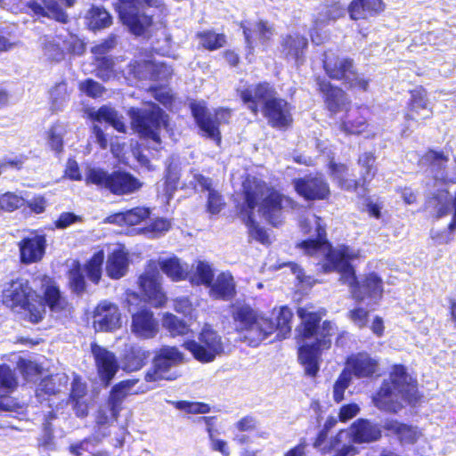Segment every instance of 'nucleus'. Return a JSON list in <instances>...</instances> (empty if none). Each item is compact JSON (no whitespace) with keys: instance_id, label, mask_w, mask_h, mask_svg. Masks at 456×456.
I'll return each mask as SVG.
<instances>
[{"instance_id":"c85d7f7f","label":"nucleus","mask_w":456,"mask_h":456,"mask_svg":"<svg viewBox=\"0 0 456 456\" xmlns=\"http://www.w3.org/2000/svg\"><path fill=\"white\" fill-rule=\"evenodd\" d=\"M138 379H127L116 383L110 389L106 399V406L114 419H118L125 399L130 395L131 389L138 383Z\"/></svg>"},{"instance_id":"e433bc0d","label":"nucleus","mask_w":456,"mask_h":456,"mask_svg":"<svg viewBox=\"0 0 456 456\" xmlns=\"http://www.w3.org/2000/svg\"><path fill=\"white\" fill-rule=\"evenodd\" d=\"M151 357V352L139 345H131L126 348L122 356L123 369L126 372L140 370Z\"/></svg>"},{"instance_id":"4d7b16f0","label":"nucleus","mask_w":456,"mask_h":456,"mask_svg":"<svg viewBox=\"0 0 456 456\" xmlns=\"http://www.w3.org/2000/svg\"><path fill=\"white\" fill-rule=\"evenodd\" d=\"M96 76L103 81H107L114 75V60L110 56L95 58Z\"/></svg>"},{"instance_id":"a211bd4d","label":"nucleus","mask_w":456,"mask_h":456,"mask_svg":"<svg viewBox=\"0 0 456 456\" xmlns=\"http://www.w3.org/2000/svg\"><path fill=\"white\" fill-rule=\"evenodd\" d=\"M409 99L403 112V119L407 124H414L417 127L425 124L434 116V109L430 105L427 89L418 86L408 91Z\"/></svg>"},{"instance_id":"49530a36","label":"nucleus","mask_w":456,"mask_h":456,"mask_svg":"<svg viewBox=\"0 0 456 456\" xmlns=\"http://www.w3.org/2000/svg\"><path fill=\"white\" fill-rule=\"evenodd\" d=\"M88 26L94 30H99L110 27L112 24V17L104 8L92 6L88 13Z\"/></svg>"},{"instance_id":"a19ab883","label":"nucleus","mask_w":456,"mask_h":456,"mask_svg":"<svg viewBox=\"0 0 456 456\" xmlns=\"http://www.w3.org/2000/svg\"><path fill=\"white\" fill-rule=\"evenodd\" d=\"M128 267V258L126 254L120 250L115 249L109 256L106 262L107 275L113 280L123 277Z\"/></svg>"},{"instance_id":"4468645a","label":"nucleus","mask_w":456,"mask_h":456,"mask_svg":"<svg viewBox=\"0 0 456 456\" xmlns=\"http://www.w3.org/2000/svg\"><path fill=\"white\" fill-rule=\"evenodd\" d=\"M130 117L132 127L140 137L160 143V129L167 126V116L162 109L153 104L151 109L132 110Z\"/></svg>"},{"instance_id":"e2e57ef3","label":"nucleus","mask_w":456,"mask_h":456,"mask_svg":"<svg viewBox=\"0 0 456 456\" xmlns=\"http://www.w3.org/2000/svg\"><path fill=\"white\" fill-rule=\"evenodd\" d=\"M45 10L49 12L48 18L66 24L69 22V16L66 12L60 6L56 0H41Z\"/></svg>"},{"instance_id":"c756f323","label":"nucleus","mask_w":456,"mask_h":456,"mask_svg":"<svg viewBox=\"0 0 456 456\" xmlns=\"http://www.w3.org/2000/svg\"><path fill=\"white\" fill-rule=\"evenodd\" d=\"M328 173L336 185L344 191H359L356 177L349 172V166L346 163L337 162L333 159L327 164Z\"/></svg>"},{"instance_id":"ea45409f","label":"nucleus","mask_w":456,"mask_h":456,"mask_svg":"<svg viewBox=\"0 0 456 456\" xmlns=\"http://www.w3.org/2000/svg\"><path fill=\"white\" fill-rule=\"evenodd\" d=\"M345 435H347V429H339L322 448L321 454L327 455L335 452L332 456H354L357 449L353 444H342Z\"/></svg>"},{"instance_id":"cd10ccee","label":"nucleus","mask_w":456,"mask_h":456,"mask_svg":"<svg viewBox=\"0 0 456 456\" xmlns=\"http://www.w3.org/2000/svg\"><path fill=\"white\" fill-rule=\"evenodd\" d=\"M347 436L354 444H369L380 439L382 432L378 424L361 418L350 425Z\"/></svg>"},{"instance_id":"c03bdc74","label":"nucleus","mask_w":456,"mask_h":456,"mask_svg":"<svg viewBox=\"0 0 456 456\" xmlns=\"http://www.w3.org/2000/svg\"><path fill=\"white\" fill-rule=\"evenodd\" d=\"M92 118L94 121H104L112 126L118 132L125 133L126 126L118 111L109 106L103 105L100 107L94 114Z\"/></svg>"},{"instance_id":"6ab92c4d","label":"nucleus","mask_w":456,"mask_h":456,"mask_svg":"<svg viewBox=\"0 0 456 456\" xmlns=\"http://www.w3.org/2000/svg\"><path fill=\"white\" fill-rule=\"evenodd\" d=\"M19 261L24 265L40 263L47 248V236L38 229H31L17 242Z\"/></svg>"},{"instance_id":"338daca9","label":"nucleus","mask_w":456,"mask_h":456,"mask_svg":"<svg viewBox=\"0 0 456 456\" xmlns=\"http://www.w3.org/2000/svg\"><path fill=\"white\" fill-rule=\"evenodd\" d=\"M348 319L359 329L367 327L370 313L362 306H356L347 312Z\"/></svg>"},{"instance_id":"2f4dec72","label":"nucleus","mask_w":456,"mask_h":456,"mask_svg":"<svg viewBox=\"0 0 456 456\" xmlns=\"http://www.w3.org/2000/svg\"><path fill=\"white\" fill-rule=\"evenodd\" d=\"M376 156L371 151L362 153L356 162L361 167L360 176L356 178L358 190L362 193H368L370 183L375 178L378 173Z\"/></svg>"},{"instance_id":"72a5a7b5","label":"nucleus","mask_w":456,"mask_h":456,"mask_svg":"<svg viewBox=\"0 0 456 456\" xmlns=\"http://www.w3.org/2000/svg\"><path fill=\"white\" fill-rule=\"evenodd\" d=\"M383 428L395 436L401 444H414L421 436V431L418 427L397 419L386 420Z\"/></svg>"},{"instance_id":"39448f33","label":"nucleus","mask_w":456,"mask_h":456,"mask_svg":"<svg viewBox=\"0 0 456 456\" xmlns=\"http://www.w3.org/2000/svg\"><path fill=\"white\" fill-rule=\"evenodd\" d=\"M395 390L401 395L402 399L411 406L416 405L422 397L418 389L417 379L410 377L407 368L401 363L392 366L389 379L384 380L376 392L373 397L375 405L391 413L398 412L403 405L396 398Z\"/></svg>"},{"instance_id":"423d86ee","label":"nucleus","mask_w":456,"mask_h":456,"mask_svg":"<svg viewBox=\"0 0 456 456\" xmlns=\"http://www.w3.org/2000/svg\"><path fill=\"white\" fill-rule=\"evenodd\" d=\"M1 303L11 312L22 314V319L32 324L41 322L45 316L46 311L38 293L24 278L12 279L6 284L1 294Z\"/></svg>"},{"instance_id":"0eeeda50","label":"nucleus","mask_w":456,"mask_h":456,"mask_svg":"<svg viewBox=\"0 0 456 456\" xmlns=\"http://www.w3.org/2000/svg\"><path fill=\"white\" fill-rule=\"evenodd\" d=\"M266 183L252 175H246L239 191L240 200L234 206L238 216L248 228V234L262 244L269 243V236L265 228L261 227L255 219V210L258 207Z\"/></svg>"},{"instance_id":"6e6d98bb","label":"nucleus","mask_w":456,"mask_h":456,"mask_svg":"<svg viewBox=\"0 0 456 456\" xmlns=\"http://www.w3.org/2000/svg\"><path fill=\"white\" fill-rule=\"evenodd\" d=\"M448 194L449 191L447 190H444L433 193L432 196L428 199V201L433 203V207L436 210L435 215L436 219L444 217L450 212V207L447 200Z\"/></svg>"},{"instance_id":"603ef678","label":"nucleus","mask_w":456,"mask_h":456,"mask_svg":"<svg viewBox=\"0 0 456 456\" xmlns=\"http://www.w3.org/2000/svg\"><path fill=\"white\" fill-rule=\"evenodd\" d=\"M180 170L173 164H169L165 171L164 175V192L165 195L169 199L173 196L174 192L178 189L180 182Z\"/></svg>"},{"instance_id":"5701e85b","label":"nucleus","mask_w":456,"mask_h":456,"mask_svg":"<svg viewBox=\"0 0 456 456\" xmlns=\"http://www.w3.org/2000/svg\"><path fill=\"white\" fill-rule=\"evenodd\" d=\"M93 326L97 331L111 332L121 326L118 306L109 301H101L94 309Z\"/></svg>"},{"instance_id":"bb28decb","label":"nucleus","mask_w":456,"mask_h":456,"mask_svg":"<svg viewBox=\"0 0 456 456\" xmlns=\"http://www.w3.org/2000/svg\"><path fill=\"white\" fill-rule=\"evenodd\" d=\"M280 45L285 59L293 60L297 64L304 62L308 48V39L305 35L298 32L286 34L281 37Z\"/></svg>"},{"instance_id":"8fccbe9b","label":"nucleus","mask_w":456,"mask_h":456,"mask_svg":"<svg viewBox=\"0 0 456 456\" xmlns=\"http://www.w3.org/2000/svg\"><path fill=\"white\" fill-rule=\"evenodd\" d=\"M47 144L55 154H61L64 150L63 133L59 122L52 124L45 132Z\"/></svg>"},{"instance_id":"09e8293b","label":"nucleus","mask_w":456,"mask_h":456,"mask_svg":"<svg viewBox=\"0 0 456 456\" xmlns=\"http://www.w3.org/2000/svg\"><path fill=\"white\" fill-rule=\"evenodd\" d=\"M163 326L172 337L184 336L189 333L188 324L171 313L163 315Z\"/></svg>"},{"instance_id":"20e7f679","label":"nucleus","mask_w":456,"mask_h":456,"mask_svg":"<svg viewBox=\"0 0 456 456\" xmlns=\"http://www.w3.org/2000/svg\"><path fill=\"white\" fill-rule=\"evenodd\" d=\"M238 94L252 115L256 116L261 110L271 127L285 131L292 126L294 107L285 98L276 96V90L269 82H258L253 89L243 88Z\"/></svg>"},{"instance_id":"a878e982","label":"nucleus","mask_w":456,"mask_h":456,"mask_svg":"<svg viewBox=\"0 0 456 456\" xmlns=\"http://www.w3.org/2000/svg\"><path fill=\"white\" fill-rule=\"evenodd\" d=\"M369 110L366 107L356 106L346 110L339 123V129L347 135H359L368 131Z\"/></svg>"},{"instance_id":"3c124183","label":"nucleus","mask_w":456,"mask_h":456,"mask_svg":"<svg viewBox=\"0 0 456 456\" xmlns=\"http://www.w3.org/2000/svg\"><path fill=\"white\" fill-rule=\"evenodd\" d=\"M62 40L61 36H56L45 41L43 50L50 60L61 61L64 59L66 53Z\"/></svg>"},{"instance_id":"f8f14e48","label":"nucleus","mask_w":456,"mask_h":456,"mask_svg":"<svg viewBox=\"0 0 456 456\" xmlns=\"http://www.w3.org/2000/svg\"><path fill=\"white\" fill-rule=\"evenodd\" d=\"M195 124L202 132V135L211 139L217 146L222 143L221 124H229L232 110L229 108L220 107L210 113L204 102L192 101L189 104Z\"/></svg>"},{"instance_id":"f257e3e1","label":"nucleus","mask_w":456,"mask_h":456,"mask_svg":"<svg viewBox=\"0 0 456 456\" xmlns=\"http://www.w3.org/2000/svg\"><path fill=\"white\" fill-rule=\"evenodd\" d=\"M312 305L297 308L300 322L296 328L297 339L304 343L297 346V361L304 367L305 374L315 378L320 370L322 354L332 346V337L337 330L330 320L322 321L326 315L324 308L310 310Z\"/></svg>"},{"instance_id":"052dcab7","label":"nucleus","mask_w":456,"mask_h":456,"mask_svg":"<svg viewBox=\"0 0 456 456\" xmlns=\"http://www.w3.org/2000/svg\"><path fill=\"white\" fill-rule=\"evenodd\" d=\"M78 89L86 96L96 99L102 96L105 87L93 78H86L78 84Z\"/></svg>"},{"instance_id":"bf43d9fd","label":"nucleus","mask_w":456,"mask_h":456,"mask_svg":"<svg viewBox=\"0 0 456 456\" xmlns=\"http://www.w3.org/2000/svg\"><path fill=\"white\" fill-rule=\"evenodd\" d=\"M175 407L180 411L191 414H205L211 410L209 404L203 402H190L180 400L175 403Z\"/></svg>"},{"instance_id":"f3484780","label":"nucleus","mask_w":456,"mask_h":456,"mask_svg":"<svg viewBox=\"0 0 456 456\" xmlns=\"http://www.w3.org/2000/svg\"><path fill=\"white\" fill-rule=\"evenodd\" d=\"M292 184L295 192L305 201H328L330 199V183L322 173L294 178Z\"/></svg>"},{"instance_id":"4c0bfd02","label":"nucleus","mask_w":456,"mask_h":456,"mask_svg":"<svg viewBox=\"0 0 456 456\" xmlns=\"http://www.w3.org/2000/svg\"><path fill=\"white\" fill-rule=\"evenodd\" d=\"M358 286L359 291L363 298L362 300H356L353 294H351L352 298L355 302L362 303L365 298H375L379 300L383 296V280L375 272H370L365 274L364 278L362 279V285L358 281ZM349 289H351L350 287ZM350 293L352 292L350 291Z\"/></svg>"},{"instance_id":"9b49d317","label":"nucleus","mask_w":456,"mask_h":456,"mask_svg":"<svg viewBox=\"0 0 456 456\" xmlns=\"http://www.w3.org/2000/svg\"><path fill=\"white\" fill-rule=\"evenodd\" d=\"M104 251L100 249L93 254L82 265L78 260H74L67 271L68 288L76 296H83L87 289L86 278L94 285H98L102 276V265L104 263Z\"/></svg>"},{"instance_id":"aec40b11","label":"nucleus","mask_w":456,"mask_h":456,"mask_svg":"<svg viewBox=\"0 0 456 456\" xmlns=\"http://www.w3.org/2000/svg\"><path fill=\"white\" fill-rule=\"evenodd\" d=\"M90 350L97 376L102 385L107 387L111 384L119 370L118 358L113 352L95 342L91 343Z\"/></svg>"},{"instance_id":"412c9836","label":"nucleus","mask_w":456,"mask_h":456,"mask_svg":"<svg viewBox=\"0 0 456 456\" xmlns=\"http://www.w3.org/2000/svg\"><path fill=\"white\" fill-rule=\"evenodd\" d=\"M314 81L325 109L331 114L342 111L346 105L350 104L346 92L341 86L321 76L315 77Z\"/></svg>"},{"instance_id":"0e129e2a","label":"nucleus","mask_w":456,"mask_h":456,"mask_svg":"<svg viewBox=\"0 0 456 456\" xmlns=\"http://www.w3.org/2000/svg\"><path fill=\"white\" fill-rule=\"evenodd\" d=\"M225 207V201L223 195L216 190L210 191L208 193L206 211L211 215L219 214Z\"/></svg>"},{"instance_id":"c9c22d12","label":"nucleus","mask_w":456,"mask_h":456,"mask_svg":"<svg viewBox=\"0 0 456 456\" xmlns=\"http://www.w3.org/2000/svg\"><path fill=\"white\" fill-rule=\"evenodd\" d=\"M351 372L358 379L370 378L378 370L379 362L367 353L352 355L346 362Z\"/></svg>"},{"instance_id":"13d9d810","label":"nucleus","mask_w":456,"mask_h":456,"mask_svg":"<svg viewBox=\"0 0 456 456\" xmlns=\"http://www.w3.org/2000/svg\"><path fill=\"white\" fill-rule=\"evenodd\" d=\"M24 204L25 200L13 192L8 191L0 194V211L12 212Z\"/></svg>"},{"instance_id":"7ed1b4c3","label":"nucleus","mask_w":456,"mask_h":456,"mask_svg":"<svg viewBox=\"0 0 456 456\" xmlns=\"http://www.w3.org/2000/svg\"><path fill=\"white\" fill-rule=\"evenodd\" d=\"M230 314L235 332L247 333L245 339L252 346L275 332L278 339H284L291 333L293 313L288 305L281 306L274 318L259 315L246 304L232 305Z\"/></svg>"},{"instance_id":"4be33fe9","label":"nucleus","mask_w":456,"mask_h":456,"mask_svg":"<svg viewBox=\"0 0 456 456\" xmlns=\"http://www.w3.org/2000/svg\"><path fill=\"white\" fill-rule=\"evenodd\" d=\"M288 199L278 190L266 185L258 206L259 211L269 224L273 226H278L281 224L284 200Z\"/></svg>"},{"instance_id":"69168bd1","label":"nucleus","mask_w":456,"mask_h":456,"mask_svg":"<svg viewBox=\"0 0 456 456\" xmlns=\"http://www.w3.org/2000/svg\"><path fill=\"white\" fill-rule=\"evenodd\" d=\"M65 53L72 55H82L86 51V44L76 35L70 34L69 37L63 38Z\"/></svg>"},{"instance_id":"a18cd8bd","label":"nucleus","mask_w":456,"mask_h":456,"mask_svg":"<svg viewBox=\"0 0 456 456\" xmlns=\"http://www.w3.org/2000/svg\"><path fill=\"white\" fill-rule=\"evenodd\" d=\"M191 285L200 286L203 285L208 288L212 285L214 280V271L209 264L204 261L197 263L194 273L190 275L188 273L187 279Z\"/></svg>"},{"instance_id":"2eb2a0df","label":"nucleus","mask_w":456,"mask_h":456,"mask_svg":"<svg viewBox=\"0 0 456 456\" xmlns=\"http://www.w3.org/2000/svg\"><path fill=\"white\" fill-rule=\"evenodd\" d=\"M187 349L200 362L208 363L224 352L222 337L209 324H205L198 335V341L189 339L183 343Z\"/></svg>"},{"instance_id":"dca6fc26","label":"nucleus","mask_w":456,"mask_h":456,"mask_svg":"<svg viewBox=\"0 0 456 456\" xmlns=\"http://www.w3.org/2000/svg\"><path fill=\"white\" fill-rule=\"evenodd\" d=\"M183 361L184 355L176 346H163L156 352L152 366L144 373V380L148 383L174 380L176 376L169 371Z\"/></svg>"},{"instance_id":"473e14b6","label":"nucleus","mask_w":456,"mask_h":456,"mask_svg":"<svg viewBox=\"0 0 456 456\" xmlns=\"http://www.w3.org/2000/svg\"><path fill=\"white\" fill-rule=\"evenodd\" d=\"M209 295L214 299L230 301L237 294L236 283L230 272H221L208 287Z\"/></svg>"},{"instance_id":"5fc2aeb1","label":"nucleus","mask_w":456,"mask_h":456,"mask_svg":"<svg viewBox=\"0 0 456 456\" xmlns=\"http://www.w3.org/2000/svg\"><path fill=\"white\" fill-rule=\"evenodd\" d=\"M151 209L146 207H135L124 213H118L116 216H120L121 220L129 225L139 224L149 218Z\"/></svg>"},{"instance_id":"393cba45","label":"nucleus","mask_w":456,"mask_h":456,"mask_svg":"<svg viewBox=\"0 0 456 456\" xmlns=\"http://www.w3.org/2000/svg\"><path fill=\"white\" fill-rule=\"evenodd\" d=\"M130 327L137 338L150 339L159 332V321L151 310L142 307L132 314Z\"/></svg>"},{"instance_id":"1a4fd4ad","label":"nucleus","mask_w":456,"mask_h":456,"mask_svg":"<svg viewBox=\"0 0 456 456\" xmlns=\"http://www.w3.org/2000/svg\"><path fill=\"white\" fill-rule=\"evenodd\" d=\"M85 182L115 196L131 195L142 187V183L136 176L124 169L109 173L103 168L93 167L86 173Z\"/></svg>"},{"instance_id":"680f3d73","label":"nucleus","mask_w":456,"mask_h":456,"mask_svg":"<svg viewBox=\"0 0 456 456\" xmlns=\"http://www.w3.org/2000/svg\"><path fill=\"white\" fill-rule=\"evenodd\" d=\"M350 382V372H348L346 370H343L338 375L333 386V400L336 403H340L344 400L345 391L349 387Z\"/></svg>"},{"instance_id":"de8ad7c7","label":"nucleus","mask_w":456,"mask_h":456,"mask_svg":"<svg viewBox=\"0 0 456 456\" xmlns=\"http://www.w3.org/2000/svg\"><path fill=\"white\" fill-rule=\"evenodd\" d=\"M151 60H131L126 65L127 78L135 81L148 80Z\"/></svg>"},{"instance_id":"f704fd0d","label":"nucleus","mask_w":456,"mask_h":456,"mask_svg":"<svg viewBox=\"0 0 456 456\" xmlns=\"http://www.w3.org/2000/svg\"><path fill=\"white\" fill-rule=\"evenodd\" d=\"M68 383V377L47 375L40 379L35 389V396L38 403L49 401L53 396L58 395L62 387Z\"/></svg>"},{"instance_id":"7c9ffc66","label":"nucleus","mask_w":456,"mask_h":456,"mask_svg":"<svg viewBox=\"0 0 456 456\" xmlns=\"http://www.w3.org/2000/svg\"><path fill=\"white\" fill-rule=\"evenodd\" d=\"M385 9L384 0H352L346 8L349 18L354 21L377 16Z\"/></svg>"},{"instance_id":"774afa93","label":"nucleus","mask_w":456,"mask_h":456,"mask_svg":"<svg viewBox=\"0 0 456 456\" xmlns=\"http://www.w3.org/2000/svg\"><path fill=\"white\" fill-rule=\"evenodd\" d=\"M17 367L24 378L34 377L41 373L42 367L34 361L19 358Z\"/></svg>"},{"instance_id":"f03ea898","label":"nucleus","mask_w":456,"mask_h":456,"mask_svg":"<svg viewBox=\"0 0 456 456\" xmlns=\"http://www.w3.org/2000/svg\"><path fill=\"white\" fill-rule=\"evenodd\" d=\"M297 248H302L305 255L315 256L321 251H325L324 260L321 269L323 273L337 272L340 274L339 281L351 288V292L356 300L363 297L359 291L358 278L355 269L351 264L358 257V254L346 244H341L334 248L327 239L324 226L316 227V237L306 239L297 244Z\"/></svg>"},{"instance_id":"58836bf2","label":"nucleus","mask_w":456,"mask_h":456,"mask_svg":"<svg viewBox=\"0 0 456 456\" xmlns=\"http://www.w3.org/2000/svg\"><path fill=\"white\" fill-rule=\"evenodd\" d=\"M47 279V283L43 290V300L44 307L45 305L52 312H61L66 309L68 302L65 297H62L61 291L56 282L52 279L45 276Z\"/></svg>"},{"instance_id":"9d476101","label":"nucleus","mask_w":456,"mask_h":456,"mask_svg":"<svg viewBox=\"0 0 456 456\" xmlns=\"http://www.w3.org/2000/svg\"><path fill=\"white\" fill-rule=\"evenodd\" d=\"M163 6L161 0H118L116 11L122 24L137 37L145 34L153 23V16L142 12L141 9L156 8Z\"/></svg>"},{"instance_id":"6e6552de","label":"nucleus","mask_w":456,"mask_h":456,"mask_svg":"<svg viewBox=\"0 0 456 456\" xmlns=\"http://www.w3.org/2000/svg\"><path fill=\"white\" fill-rule=\"evenodd\" d=\"M322 69L326 76L334 81L341 82L348 90L368 92L370 79L359 72L353 58L337 53L324 54Z\"/></svg>"},{"instance_id":"864d4df0","label":"nucleus","mask_w":456,"mask_h":456,"mask_svg":"<svg viewBox=\"0 0 456 456\" xmlns=\"http://www.w3.org/2000/svg\"><path fill=\"white\" fill-rule=\"evenodd\" d=\"M173 76V69L165 62L150 61L149 77L150 81H168Z\"/></svg>"},{"instance_id":"b1692460","label":"nucleus","mask_w":456,"mask_h":456,"mask_svg":"<svg viewBox=\"0 0 456 456\" xmlns=\"http://www.w3.org/2000/svg\"><path fill=\"white\" fill-rule=\"evenodd\" d=\"M67 403L77 418H85L89 413V395L86 382L79 374H73Z\"/></svg>"},{"instance_id":"37998d69","label":"nucleus","mask_w":456,"mask_h":456,"mask_svg":"<svg viewBox=\"0 0 456 456\" xmlns=\"http://www.w3.org/2000/svg\"><path fill=\"white\" fill-rule=\"evenodd\" d=\"M195 37L200 41V47L209 52L219 50L227 44L224 33H216L212 29L199 31Z\"/></svg>"},{"instance_id":"79ce46f5","label":"nucleus","mask_w":456,"mask_h":456,"mask_svg":"<svg viewBox=\"0 0 456 456\" xmlns=\"http://www.w3.org/2000/svg\"><path fill=\"white\" fill-rule=\"evenodd\" d=\"M159 269L174 282L186 281L188 279V270L183 267L180 259L176 256L164 258L158 263Z\"/></svg>"},{"instance_id":"ddd939ff","label":"nucleus","mask_w":456,"mask_h":456,"mask_svg":"<svg viewBox=\"0 0 456 456\" xmlns=\"http://www.w3.org/2000/svg\"><path fill=\"white\" fill-rule=\"evenodd\" d=\"M141 299L154 308H162L167 303V296L161 284L158 262L149 260L143 272L137 278Z\"/></svg>"}]
</instances>
